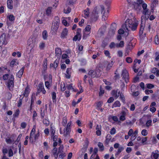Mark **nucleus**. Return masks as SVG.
I'll use <instances>...</instances> for the list:
<instances>
[{"label":"nucleus","mask_w":159,"mask_h":159,"mask_svg":"<svg viewBox=\"0 0 159 159\" xmlns=\"http://www.w3.org/2000/svg\"><path fill=\"white\" fill-rule=\"evenodd\" d=\"M9 76L8 74H6L3 75L2 78L4 80H7L5 82V84L9 90L12 91L14 87V76L13 74H11L8 79Z\"/></svg>","instance_id":"f257e3e1"},{"label":"nucleus","mask_w":159,"mask_h":159,"mask_svg":"<svg viewBox=\"0 0 159 159\" xmlns=\"http://www.w3.org/2000/svg\"><path fill=\"white\" fill-rule=\"evenodd\" d=\"M138 23L137 22L133 21L131 20L127 19L125 22V27L127 30L128 27L132 31L136 30L137 29Z\"/></svg>","instance_id":"f03ea898"},{"label":"nucleus","mask_w":159,"mask_h":159,"mask_svg":"<svg viewBox=\"0 0 159 159\" xmlns=\"http://www.w3.org/2000/svg\"><path fill=\"white\" fill-rule=\"evenodd\" d=\"M121 77L123 80L127 84L129 81V74L127 70L126 69H123L121 72Z\"/></svg>","instance_id":"7ed1b4c3"},{"label":"nucleus","mask_w":159,"mask_h":159,"mask_svg":"<svg viewBox=\"0 0 159 159\" xmlns=\"http://www.w3.org/2000/svg\"><path fill=\"white\" fill-rule=\"evenodd\" d=\"M41 92L43 94H45L46 93L43 83H40L39 84L37 88V92L36 93V96L38 95Z\"/></svg>","instance_id":"20e7f679"},{"label":"nucleus","mask_w":159,"mask_h":159,"mask_svg":"<svg viewBox=\"0 0 159 159\" xmlns=\"http://www.w3.org/2000/svg\"><path fill=\"white\" fill-rule=\"evenodd\" d=\"M64 132H63L61 128H60L59 129V132L61 134H63V135L65 137H66L68 135H69L71 131V128L66 127L64 128Z\"/></svg>","instance_id":"39448f33"},{"label":"nucleus","mask_w":159,"mask_h":159,"mask_svg":"<svg viewBox=\"0 0 159 159\" xmlns=\"http://www.w3.org/2000/svg\"><path fill=\"white\" fill-rule=\"evenodd\" d=\"M48 80L49 81H47L45 82V87L48 89H50V87L52 85V76L51 74H49L48 76Z\"/></svg>","instance_id":"423d86ee"},{"label":"nucleus","mask_w":159,"mask_h":159,"mask_svg":"<svg viewBox=\"0 0 159 159\" xmlns=\"http://www.w3.org/2000/svg\"><path fill=\"white\" fill-rule=\"evenodd\" d=\"M60 23V19L58 16L55 17L52 26L58 28Z\"/></svg>","instance_id":"0eeeda50"},{"label":"nucleus","mask_w":159,"mask_h":159,"mask_svg":"<svg viewBox=\"0 0 159 159\" xmlns=\"http://www.w3.org/2000/svg\"><path fill=\"white\" fill-rule=\"evenodd\" d=\"M98 17V12L97 11L96 7L95 8L93 11V14L91 16V18L94 21H96Z\"/></svg>","instance_id":"6e6552de"},{"label":"nucleus","mask_w":159,"mask_h":159,"mask_svg":"<svg viewBox=\"0 0 159 159\" xmlns=\"http://www.w3.org/2000/svg\"><path fill=\"white\" fill-rule=\"evenodd\" d=\"M103 102L102 101H99L95 103L96 104V109L98 111H100L101 112H103L104 110V108H102L103 105Z\"/></svg>","instance_id":"1a4fd4ad"},{"label":"nucleus","mask_w":159,"mask_h":159,"mask_svg":"<svg viewBox=\"0 0 159 159\" xmlns=\"http://www.w3.org/2000/svg\"><path fill=\"white\" fill-rule=\"evenodd\" d=\"M88 75H90L92 78H94L95 77L98 78L100 77V75H97V73L95 70H90L88 73Z\"/></svg>","instance_id":"9d476101"},{"label":"nucleus","mask_w":159,"mask_h":159,"mask_svg":"<svg viewBox=\"0 0 159 159\" xmlns=\"http://www.w3.org/2000/svg\"><path fill=\"white\" fill-rule=\"evenodd\" d=\"M121 93L120 91H118V89L113 90L111 91V94L115 99H116L120 96Z\"/></svg>","instance_id":"9b49d317"},{"label":"nucleus","mask_w":159,"mask_h":159,"mask_svg":"<svg viewBox=\"0 0 159 159\" xmlns=\"http://www.w3.org/2000/svg\"><path fill=\"white\" fill-rule=\"evenodd\" d=\"M30 91V87L28 85L26 87L22 95H23V96L25 97L26 98H28Z\"/></svg>","instance_id":"f8f14e48"},{"label":"nucleus","mask_w":159,"mask_h":159,"mask_svg":"<svg viewBox=\"0 0 159 159\" xmlns=\"http://www.w3.org/2000/svg\"><path fill=\"white\" fill-rule=\"evenodd\" d=\"M68 34V30L67 29L65 28L63 30L61 34L60 37L62 39H65Z\"/></svg>","instance_id":"ddd939ff"},{"label":"nucleus","mask_w":159,"mask_h":159,"mask_svg":"<svg viewBox=\"0 0 159 159\" xmlns=\"http://www.w3.org/2000/svg\"><path fill=\"white\" fill-rule=\"evenodd\" d=\"M116 28V25L115 23H113L111 24L110 27L109 32L112 34H114Z\"/></svg>","instance_id":"4468645a"},{"label":"nucleus","mask_w":159,"mask_h":159,"mask_svg":"<svg viewBox=\"0 0 159 159\" xmlns=\"http://www.w3.org/2000/svg\"><path fill=\"white\" fill-rule=\"evenodd\" d=\"M34 47V45L32 44H30L28 46H27L26 48V51L27 52L30 54L34 50L33 49V48Z\"/></svg>","instance_id":"2eb2a0df"},{"label":"nucleus","mask_w":159,"mask_h":159,"mask_svg":"<svg viewBox=\"0 0 159 159\" xmlns=\"http://www.w3.org/2000/svg\"><path fill=\"white\" fill-rule=\"evenodd\" d=\"M112 136L110 134H107L106 137V139L104 141V144L106 146H107L108 145L110 141L112 142V141L111 140V139Z\"/></svg>","instance_id":"dca6fc26"},{"label":"nucleus","mask_w":159,"mask_h":159,"mask_svg":"<svg viewBox=\"0 0 159 159\" xmlns=\"http://www.w3.org/2000/svg\"><path fill=\"white\" fill-rule=\"evenodd\" d=\"M71 70L70 68H68L66 69V73L65 74V77L67 79H70L71 77Z\"/></svg>","instance_id":"f3484780"},{"label":"nucleus","mask_w":159,"mask_h":159,"mask_svg":"<svg viewBox=\"0 0 159 159\" xmlns=\"http://www.w3.org/2000/svg\"><path fill=\"white\" fill-rule=\"evenodd\" d=\"M25 69V67L23 66L18 71V72L16 74V76L17 77L20 78H21L22 75L23 74Z\"/></svg>","instance_id":"a211bd4d"},{"label":"nucleus","mask_w":159,"mask_h":159,"mask_svg":"<svg viewBox=\"0 0 159 159\" xmlns=\"http://www.w3.org/2000/svg\"><path fill=\"white\" fill-rule=\"evenodd\" d=\"M35 132V129L34 128L32 129L30 133V136L29 137V140L31 143H33L34 142V139L33 138V136L34 135Z\"/></svg>","instance_id":"6ab92c4d"},{"label":"nucleus","mask_w":159,"mask_h":159,"mask_svg":"<svg viewBox=\"0 0 159 159\" xmlns=\"http://www.w3.org/2000/svg\"><path fill=\"white\" fill-rule=\"evenodd\" d=\"M52 7H48L46 9L45 14L48 16H50L52 12Z\"/></svg>","instance_id":"aec40b11"},{"label":"nucleus","mask_w":159,"mask_h":159,"mask_svg":"<svg viewBox=\"0 0 159 159\" xmlns=\"http://www.w3.org/2000/svg\"><path fill=\"white\" fill-rule=\"evenodd\" d=\"M7 7L8 9L11 10L13 8V1L12 0H7Z\"/></svg>","instance_id":"412c9836"},{"label":"nucleus","mask_w":159,"mask_h":159,"mask_svg":"<svg viewBox=\"0 0 159 159\" xmlns=\"http://www.w3.org/2000/svg\"><path fill=\"white\" fill-rule=\"evenodd\" d=\"M121 115L119 119L121 121H124L125 120V116L126 113L125 111H122L120 113Z\"/></svg>","instance_id":"4be33fe9"},{"label":"nucleus","mask_w":159,"mask_h":159,"mask_svg":"<svg viewBox=\"0 0 159 159\" xmlns=\"http://www.w3.org/2000/svg\"><path fill=\"white\" fill-rule=\"evenodd\" d=\"M58 28H57V27H53V26H51V34L52 35H55L57 34V32L58 30Z\"/></svg>","instance_id":"5701e85b"},{"label":"nucleus","mask_w":159,"mask_h":159,"mask_svg":"<svg viewBox=\"0 0 159 159\" xmlns=\"http://www.w3.org/2000/svg\"><path fill=\"white\" fill-rule=\"evenodd\" d=\"M90 33L91 32H89V33H88V31L84 30L83 31V35L82 37L83 39H86L88 37L90 36Z\"/></svg>","instance_id":"b1692460"},{"label":"nucleus","mask_w":159,"mask_h":159,"mask_svg":"<svg viewBox=\"0 0 159 159\" xmlns=\"http://www.w3.org/2000/svg\"><path fill=\"white\" fill-rule=\"evenodd\" d=\"M18 64V62L16 59H14L11 61L10 63V66L13 67L14 66H17Z\"/></svg>","instance_id":"393cba45"},{"label":"nucleus","mask_w":159,"mask_h":159,"mask_svg":"<svg viewBox=\"0 0 159 159\" xmlns=\"http://www.w3.org/2000/svg\"><path fill=\"white\" fill-rule=\"evenodd\" d=\"M84 17L85 18H87L89 16V8L87 7L84 10Z\"/></svg>","instance_id":"a878e982"},{"label":"nucleus","mask_w":159,"mask_h":159,"mask_svg":"<svg viewBox=\"0 0 159 159\" xmlns=\"http://www.w3.org/2000/svg\"><path fill=\"white\" fill-rule=\"evenodd\" d=\"M51 95L52 102L54 103H56L57 102V95L55 92H53L51 93Z\"/></svg>","instance_id":"bb28decb"},{"label":"nucleus","mask_w":159,"mask_h":159,"mask_svg":"<svg viewBox=\"0 0 159 159\" xmlns=\"http://www.w3.org/2000/svg\"><path fill=\"white\" fill-rule=\"evenodd\" d=\"M143 13L145 15L146 18H148L151 14V12L149 11V10L147 9L143 10Z\"/></svg>","instance_id":"cd10ccee"},{"label":"nucleus","mask_w":159,"mask_h":159,"mask_svg":"<svg viewBox=\"0 0 159 159\" xmlns=\"http://www.w3.org/2000/svg\"><path fill=\"white\" fill-rule=\"evenodd\" d=\"M109 13V11L108 10H107V12H105L103 13V14L102 16V20L103 21H105L107 20L108 16V14Z\"/></svg>","instance_id":"c85d7f7f"},{"label":"nucleus","mask_w":159,"mask_h":159,"mask_svg":"<svg viewBox=\"0 0 159 159\" xmlns=\"http://www.w3.org/2000/svg\"><path fill=\"white\" fill-rule=\"evenodd\" d=\"M121 106V103L119 101H116L113 104L112 108L120 107Z\"/></svg>","instance_id":"c756f323"},{"label":"nucleus","mask_w":159,"mask_h":159,"mask_svg":"<svg viewBox=\"0 0 159 159\" xmlns=\"http://www.w3.org/2000/svg\"><path fill=\"white\" fill-rule=\"evenodd\" d=\"M158 0H153L152 2L151 7L153 9L158 4Z\"/></svg>","instance_id":"7c9ffc66"},{"label":"nucleus","mask_w":159,"mask_h":159,"mask_svg":"<svg viewBox=\"0 0 159 159\" xmlns=\"http://www.w3.org/2000/svg\"><path fill=\"white\" fill-rule=\"evenodd\" d=\"M20 111V110L19 109H17L14 112V113L13 114V118H17L18 117Z\"/></svg>","instance_id":"2f4dec72"},{"label":"nucleus","mask_w":159,"mask_h":159,"mask_svg":"<svg viewBox=\"0 0 159 159\" xmlns=\"http://www.w3.org/2000/svg\"><path fill=\"white\" fill-rule=\"evenodd\" d=\"M81 35H79L76 34V35H75L73 38V40L75 41H76L77 40L80 41L81 39Z\"/></svg>","instance_id":"473e14b6"},{"label":"nucleus","mask_w":159,"mask_h":159,"mask_svg":"<svg viewBox=\"0 0 159 159\" xmlns=\"http://www.w3.org/2000/svg\"><path fill=\"white\" fill-rule=\"evenodd\" d=\"M55 54L56 56H60L61 53V51L60 48H55Z\"/></svg>","instance_id":"72a5a7b5"},{"label":"nucleus","mask_w":159,"mask_h":159,"mask_svg":"<svg viewBox=\"0 0 159 159\" xmlns=\"http://www.w3.org/2000/svg\"><path fill=\"white\" fill-rule=\"evenodd\" d=\"M111 60V62L108 63L107 67L106 69L107 71L110 69L111 68L112 66L114 63V61H113L112 59Z\"/></svg>","instance_id":"f704fd0d"},{"label":"nucleus","mask_w":159,"mask_h":159,"mask_svg":"<svg viewBox=\"0 0 159 159\" xmlns=\"http://www.w3.org/2000/svg\"><path fill=\"white\" fill-rule=\"evenodd\" d=\"M98 146L99 148V150L100 151H103L104 150V147L103 144L101 142H99L98 143Z\"/></svg>","instance_id":"c9c22d12"},{"label":"nucleus","mask_w":159,"mask_h":159,"mask_svg":"<svg viewBox=\"0 0 159 159\" xmlns=\"http://www.w3.org/2000/svg\"><path fill=\"white\" fill-rule=\"evenodd\" d=\"M47 62L48 61L47 58L45 59L43 62V69L44 71L47 70Z\"/></svg>","instance_id":"e433bc0d"},{"label":"nucleus","mask_w":159,"mask_h":159,"mask_svg":"<svg viewBox=\"0 0 159 159\" xmlns=\"http://www.w3.org/2000/svg\"><path fill=\"white\" fill-rule=\"evenodd\" d=\"M144 27L142 23H141L140 24V27L139 32V34L140 36L142 35L143 34Z\"/></svg>","instance_id":"4c0bfd02"},{"label":"nucleus","mask_w":159,"mask_h":159,"mask_svg":"<svg viewBox=\"0 0 159 159\" xmlns=\"http://www.w3.org/2000/svg\"><path fill=\"white\" fill-rule=\"evenodd\" d=\"M119 97V99L124 104L125 103V98L123 93H121L120 94V95Z\"/></svg>","instance_id":"58836bf2"},{"label":"nucleus","mask_w":159,"mask_h":159,"mask_svg":"<svg viewBox=\"0 0 159 159\" xmlns=\"http://www.w3.org/2000/svg\"><path fill=\"white\" fill-rule=\"evenodd\" d=\"M5 141L8 144H11L14 141V140L12 139L11 137H8L5 139Z\"/></svg>","instance_id":"ea45409f"},{"label":"nucleus","mask_w":159,"mask_h":159,"mask_svg":"<svg viewBox=\"0 0 159 159\" xmlns=\"http://www.w3.org/2000/svg\"><path fill=\"white\" fill-rule=\"evenodd\" d=\"M48 36V34L46 30L43 31L42 33V37L43 39L46 40L47 39V38Z\"/></svg>","instance_id":"a19ab883"},{"label":"nucleus","mask_w":159,"mask_h":159,"mask_svg":"<svg viewBox=\"0 0 159 159\" xmlns=\"http://www.w3.org/2000/svg\"><path fill=\"white\" fill-rule=\"evenodd\" d=\"M98 151V150L97 148H94L93 153L92 154L91 156V158H93V157L95 156V155H98L97 154Z\"/></svg>","instance_id":"79ce46f5"},{"label":"nucleus","mask_w":159,"mask_h":159,"mask_svg":"<svg viewBox=\"0 0 159 159\" xmlns=\"http://www.w3.org/2000/svg\"><path fill=\"white\" fill-rule=\"evenodd\" d=\"M67 123V120L66 116H64L62 118V124L63 126L65 127Z\"/></svg>","instance_id":"37998d69"},{"label":"nucleus","mask_w":159,"mask_h":159,"mask_svg":"<svg viewBox=\"0 0 159 159\" xmlns=\"http://www.w3.org/2000/svg\"><path fill=\"white\" fill-rule=\"evenodd\" d=\"M7 18L11 21H14L15 18L13 14H11L7 16Z\"/></svg>","instance_id":"c03bdc74"},{"label":"nucleus","mask_w":159,"mask_h":159,"mask_svg":"<svg viewBox=\"0 0 159 159\" xmlns=\"http://www.w3.org/2000/svg\"><path fill=\"white\" fill-rule=\"evenodd\" d=\"M124 149V148L123 147H120L117 150V152L115 153L116 156L118 155Z\"/></svg>","instance_id":"a18cd8bd"},{"label":"nucleus","mask_w":159,"mask_h":159,"mask_svg":"<svg viewBox=\"0 0 159 159\" xmlns=\"http://www.w3.org/2000/svg\"><path fill=\"white\" fill-rule=\"evenodd\" d=\"M40 114L41 119H43L45 115V110L42 108H40Z\"/></svg>","instance_id":"49530a36"},{"label":"nucleus","mask_w":159,"mask_h":159,"mask_svg":"<svg viewBox=\"0 0 159 159\" xmlns=\"http://www.w3.org/2000/svg\"><path fill=\"white\" fill-rule=\"evenodd\" d=\"M40 136V133L39 131H38V133H36V134L34 135V142H35L37 140L39 137Z\"/></svg>","instance_id":"de8ad7c7"},{"label":"nucleus","mask_w":159,"mask_h":159,"mask_svg":"<svg viewBox=\"0 0 159 159\" xmlns=\"http://www.w3.org/2000/svg\"><path fill=\"white\" fill-rule=\"evenodd\" d=\"M59 159H64L66 155V153L65 152L59 153Z\"/></svg>","instance_id":"09e8293b"},{"label":"nucleus","mask_w":159,"mask_h":159,"mask_svg":"<svg viewBox=\"0 0 159 159\" xmlns=\"http://www.w3.org/2000/svg\"><path fill=\"white\" fill-rule=\"evenodd\" d=\"M64 146L62 145H60L58 149V153H61L64 152L63 151Z\"/></svg>","instance_id":"8fccbe9b"},{"label":"nucleus","mask_w":159,"mask_h":159,"mask_svg":"<svg viewBox=\"0 0 159 159\" xmlns=\"http://www.w3.org/2000/svg\"><path fill=\"white\" fill-rule=\"evenodd\" d=\"M124 46V42L123 41H120L119 43L116 44V47L117 48L119 47H123Z\"/></svg>","instance_id":"3c124183"},{"label":"nucleus","mask_w":159,"mask_h":159,"mask_svg":"<svg viewBox=\"0 0 159 159\" xmlns=\"http://www.w3.org/2000/svg\"><path fill=\"white\" fill-rule=\"evenodd\" d=\"M45 46V43L43 42H42L40 43L39 47L40 50H43Z\"/></svg>","instance_id":"603ef678"},{"label":"nucleus","mask_w":159,"mask_h":159,"mask_svg":"<svg viewBox=\"0 0 159 159\" xmlns=\"http://www.w3.org/2000/svg\"><path fill=\"white\" fill-rule=\"evenodd\" d=\"M66 87L68 90L69 91L70 90L73 89V84L70 83L69 84H68L66 86Z\"/></svg>","instance_id":"864d4df0"},{"label":"nucleus","mask_w":159,"mask_h":159,"mask_svg":"<svg viewBox=\"0 0 159 159\" xmlns=\"http://www.w3.org/2000/svg\"><path fill=\"white\" fill-rule=\"evenodd\" d=\"M57 152V148H54L52 150V152L53 155L55 154H58L59 153Z\"/></svg>","instance_id":"5fc2aeb1"},{"label":"nucleus","mask_w":159,"mask_h":159,"mask_svg":"<svg viewBox=\"0 0 159 159\" xmlns=\"http://www.w3.org/2000/svg\"><path fill=\"white\" fill-rule=\"evenodd\" d=\"M91 26L90 25H88L86 26V27L85 28L84 30L85 31H87L89 32H91Z\"/></svg>","instance_id":"6e6d98bb"},{"label":"nucleus","mask_w":159,"mask_h":159,"mask_svg":"<svg viewBox=\"0 0 159 159\" xmlns=\"http://www.w3.org/2000/svg\"><path fill=\"white\" fill-rule=\"evenodd\" d=\"M43 123L46 126H47L49 125L50 121L48 120L45 119L43 120Z\"/></svg>","instance_id":"4d7b16f0"},{"label":"nucleus","mask_w":159,"mask_h":159,"mask_svg":"<svg viewBox=\"0 0 159 159\" xmlns=\"http://www.w3.org/2000/svg\"><path fill=\"white\" fill-rule=\"evenodd\" d=\"M55 128H52V127L50 129V133L52 138V136H54V135L55 134Z\"/></svg>","instance_id":"13d9d810"},{"label":"nucleus","mask_w":159,"mask_h":159,"mask_svg":"<svg viewBox=\"0 0 159 159\" xmlns=\"http://www.w3.org/2000/svg\"><path fill=\"white\" fill-rule=\"evenodd\" d=\"M147 88L148 89H152L154 87V85L153 84L148 83L146 84Z\"/></svg>","instance_id":"bf43d9fd"},{"label":"nucleus","mask_w":159,"mask_h":159,"mask_svg":"<svg viewBox=\"0 0 159 159\" xmlns=\"http://www.w3.org/2000/svg\"><path fill=\"white\" fill-rule=\"evenodd\" d=\"M115 75L114 76V79L116 80H119L120 78V74L116 73V72L115 73Z\"/></svg>","instance_id":"052dcab7"},{"label":"nucleus","mask_w":159,"mask_h":159,"mask_svg":"<svg viewBox=\"0 0 159 159\" xmlns=\"http://www.w3.org/2000/svg\"><path fill=\"white\" fill-rule=\"evenodd\" d=\"M58 61L56 59V60L53 63V65H54V68H55V69H56V68L58 66Z\"/></svg>","instance_id":"680f3d73"},{"label":"nucleus","mask_w":159,"mask_h":159,"mask_svg":"<svg viewBox=\"0 0 159 159\" xmlns=\"http://www.w3.org/2000/svg\"><path fill=\"white\" fill-rule=\"evenodd\" d=\"M71 11V9L70 7H68L67 9H64V12L66 14L69 13Z\"/></svg>","instance_id":"e2e57ef3"},{"label":"nucleus","mask_w":159,"mask_h":159,"mask_svg":"<svg viewBox=\"0 0 159 159\" xmlns=\"http://www.w3.org/2000/svg\"><path fill=\"white\" fill-rule=\"evenodd\" d=\"M125 61L127 63H132L133 61L132 58L130 57H127L125 59Z\"/></svg>","instance_id":"0e129e2a"},{"label":"nucleus","mask_w":159,"mask_h":159,"mask_svg":"<svg viewBox=\"0 0 159 159\" xmlns=\"http://www.w3.org/2000/svg\"><path fill=\"white\" fill-rule=\"evenodd\" d=\"M104 53L106 56L108 57L109 58H110L111 57L110 56V54L109 51L107 50H105Z\"/></svg>","instance_id":"69168bd1"},{"label":"nucleus","mask_w":159,"mask_h":159,"mask_svg":"<svg viewBox=\"0 0 159 159\" xmlns=\"http://www.w3.org/2000/svg\"><path fill=\"white\" fill-rule=\"evenodd\" d=\"M115 47H116V44L113 42L111 43L109 46V47L111 49L114 48Z\"/></svg>","instance_id":"338daca9"},{"label":"nucleus","mask_w":159,"mask_h":159,"mask_svg":"<svg viewBox=\"0 0 159 159\" xmlns=\"http://www.w3.org/2000/svg\"><path fill=\"white\" fill-rule=\"evenodd\" d=\"M116 129L114 127H113L111 129L110 133L111 135H114L116 134Z\"/></svg>","instance_id":"774afa93"}]
</instances>
